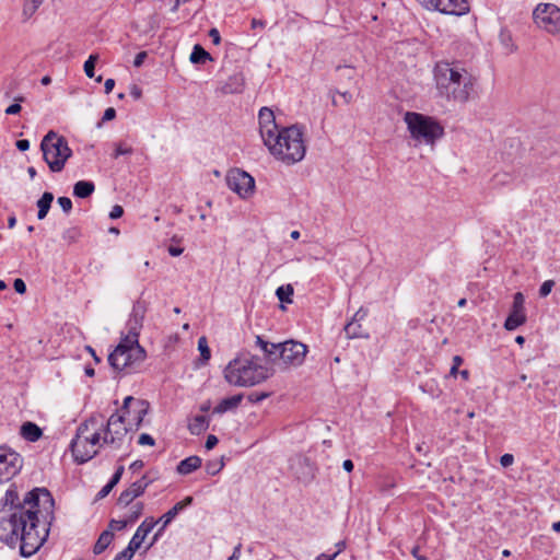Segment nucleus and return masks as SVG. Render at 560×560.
Masks as SVG:
<instances>
[{"instance_id":"nucleus-20","label":"nucleus","mask_w":560,"mask_h":560,"mask_svg":"<svg viewBox=\"0 0 560 560\" xmlns=\"http://www.w3.org/2000/svg\"><path fill=\"white\" fill-rule=\"evenodd\" d=\"M145 312L147 308L144 304L140 301H137L132 306V312L127 323V328L140 332Z\"/></svg>"},{"instance_id":"nucleus-57","label":"nucleus","mask_w":560,"mask_h":560,"mask_svg":"<svg viewBox=\"0 0 560 560\" xmlns=\"http://www.w3.org/2000/svg\"><path fill=\"white\" fill-rule=\"evenodd\" d=\"M114 486H112L109 482H107V485H105L101 490L100 492L97 493V498L98 499H104L105 497H107L110 491L113 490Z\"/></svg>"},{"instance_id":"nucleus-64","label":"nucleus","mask_w":560,"mask_h":560,"mask_svg":"<svg viewBox=\"0 0 560 560\" xmlns=\"http://www.w3.org/2000/svg\"><path fill=\"white\" fill-rule=\"evenodd\" d=\"M337 556H338V552H334L332 555L320 553L316 558V560H335Z\"/></svg>"},{"instance_id":"nucleus-35","label":"nucleus","mask_w":560,"mask_h":560,"mask_svg":"<svg viewBox=\"0 0 560 560\" xmlns=\"http://www.w3.org/2000/svg\"><path fill=\"white\" fill-rule=\"evenodd\" d=\"M81 237V230L78 226H71L63 231L62 240L69 245L77 243Z\"/></svg>"},{"instance_id":"nucleus-56","label":"nucleus","mask_w":560,"mask_h":560,"mask_svg":"<svg viewBox=\"0 0 560 560\" xmlns=\"http://www.w3.org/2000/svg\"><path fill=\"white\" fill-rule=\"evenodd\" d=\"M218 442H219L218 438L213 434H210V435H208V438L206 440L205 447L207 450H212L218 444Z\"/></svg>"},{"instance_id":"nucleus-24","label":"nucleus","mask_w":560,"mask_h":560,"mask_svg":"<svg viewBox=\"0 0 560 560\" xmlns=\"http://www.w3.org/2000/svg\"><path fill=\"white\" fill-rule=\"evenodd\" d=\"M526 319L525 311L511 310L508 318L505 319L504 328L510 331L515 330L517 327L525 324Z\"/></svg>"},{"instance_id":"nucleus-2","label":"nucleus","mask_w":560,"mask_h":560,"mask_svg":"<svg viewBox=\"0 0 560 560\" xmlns=\"http://www.w3.org/2000/svg\"><path fill=\"white\" fill-rule=\"evenodd\" d=\"M433 74L439 95L448 102L465 104L476 94L478 78L459 61H438Z\"/></svg>"},{"instance_id":"nucleus-13","label":"nucleus","mask_w":560,"mask_h":560,"mask_svg":"<svg viewBox=\"0 0 560 560\" xmlns=\"http://www.w3.org/2000/svg\"><path fill=\"white\" fill-rule=\"evenodd\" d=\"M23 459L16 452L0 446V485L10 481L19 474Z\"/></svg>"},{"instance_id":"nucleus-45","label":"nucleus","mask_w":560,"mask_h":560,"mask_svg":"<svg viewBox=\"0 0 560 560\" xmlns=\"http://www.w3.org/2000/svg\"><path fill=\"white\" fill-rule=\"evenodd\" d=\"M24 97L19 96L15 98V102H23ZM22 107L19 103H14L5 108L7 115H16L21 112Z\"/></svg>"},{"instance_id":"nucleus-43","label":"nucleus","mask_w":560,"mask_h":560,"mask_svg":"<svg viewBox=\"0 0 560 560\" xmlns=\"http://www.w3.org/2000/svg\"><path fill=\"white\" fill-rule=\"evenodd\" d=\"M270 396V393H266V392H261V393H250L248 396H247V399L253 402V404H257V402H260L262 401L264 399L268 398Z\"/></svg>"},{"instance_id":"nucleus-41","label":"nucleus","mask_w":560,"mask_h":560,"mask_svg":"<svg viewBox=\"0 0 560 560\" xmlns=\"http://www.w3.org/2000/svg\"><path fill=\"white\" fill-rule=\"evenodd\" d=\"M524 295L521 292L514 294L512 310L525 311L524 307Z\"/></svg>"},{"instance_id":"nucleus-27","label":"nucleus","mask_w":560,"mask_h":560,"mask_svg":"<svg viewBox=\"0 0 560 560\" xmlns=\"http://www.w3.org/2000/svg\"><path fill=\"white\" fill-rule=\"evenodd\" d=\"M256 345L262 350L269 362L277 363V343L266 341L260 336H256Z\"/></svg>"},{"instance_id":"nucleus-60","label":"nucleus","mask_w":560,"mask_h":560,"mask_svg":"<svg viewBox=\"0 0 560 560\" xmlns=\"http://www.w3.org/2000/svg\"><path fill=\"white\" fill-rule=\"evenodd\" d=\"M145 58H147V52L145 51H141V52L137 54L136 57H135V60H133V66L135 67L142 66V63H143Z\"/></svg>"},{"instance_id":"nucleus-55","label":"nucleus","mask_w":560,"mask_h":560,"mask_svg":"<svg viewBox=\"0 0 560 560\" xmlns=\"http://www.w3.org/2000/svg\"><path fill=\"white\" fill-rule=\"evenodd\" d=\"M514 463V456L512 454H504L500 457V464L502 467H509Z\"/></svg>"},{"instance_id":"nucleus-19","label":"nucleus","mask_w":560,"mask_h":560,"mask_svg":"<svg viewBox=\"0 0 560 560\" xmlns=\"http://www.w3.org/2000/svg\"><path fill=\"white\" fill-rule=\"evenodd\" d=\"M245 88V77L243 72L236 71L229 79L221 84L220 91L223 94L242 93Z\"/></svg>"},{"instance_id":"nucleus-3","label":"nucleus","mask_w":560,"mask_h":560,"mask_svg":"<svg viewBox=\"0 0 560 560\" xmlns=\"http://www.w3.org/2000/svg\"><path fill=\"white\" fill-rule=\"evenodd\" d=\"M102 433L104 434V418L102 415H92L78 427L75 436L70 444L77 463H86L97 455L100 448L104 445Z\"/></svg>"},{"instance_id":"nucleus-58","label":"nucleus","mask_w":560,"mask_h":560,"mask_svg":"<svg viewBox=\"0 0 560 560\" xmlns=\"http://www.w3.org/2000/svg\"><path fill=\"white\" fill-rule=\"evenodd\" d=\"M116 117V110L113 107H108L105 109L102 121H108Z\"/></svg>"},{"instance_id":"nucleus-50","label":"nucleus","mask_w":560,"mask_h":560,"mask_svg":"<svg viewBox=\"0 0 560 560\" xmlns=\"http://www.w3.org/2000/svg\"><path fill=\"white\" fill-rule=\"evenodd\" d=\"M337 71L341 72V75L347 79H352L354 75V69L350 66H338Z\"/></svg>"},{"instance_id":"nucleus-51","label":"nucleus","mask_w":560,"mask_h":560,"mask_svg":"<svg viewBox=\"0 0 560 560\" xmlns=\"http://www.w3.org/2000/svg\"><path fill=\"white\" fill-rule=\"evenodd\" d=\"M124 470L125 468L122 465L118 466L112 479L108 482L115 487L120 481Z\"/></svg>"},{"instance_id":"nucleus-42","label":"nucleus","mask_w":560,"mask_h":560,"mask_svg":"<svg viewBox=\"0 0 560 560\" xmlns=\"http://www.w3.org/2000/svg\"><path fill=\"white\" fill-rule=\"evenodd\" d=\"M129 524V521L126 520H112L109 522V529L108 530H121Z\"/></svg>"},{"instance_id":"nucleus-15","label":"nucleus","mask_w":560,"mask_h":560,"mask_svg":"<svg viewBox=\"0 0 560 560\" xmlns=\"http://www.w3.org/2000/svg\"><path fill=\"white\" fill-rule=\"evenodd\" d=\"M259 131L264 142H270L272 135L279 131L276 124L273 112L268 107H262L258 114Z\"/></svg>"},{"instance_id":"nucleus-25","label":"nucleus","mask_w":560,"mask_h":560,"mask_svg":"<svg viewBox=\"0 0 560 560\" xmlns=\"http://www.w3.org/2000/svg\"><path fill=\"white\" fill-rule=\"evenodd\" d=\"M243 399V394H237L228 398L222 399L219 405L213 409L214 413H224L229 410L235 409L240 406Z\"/></svg>"},{"instance_id":"nucleus-48","label":"nucleus","mask_w":560,"mask_h":560,"mask_svg":"<svg viewBox=\"0 0 560 560\" xmlns=\"http://www.w3.org/2000/svg\"><path fill=\"white\" fill-rule=\"evenodd\" d=\"M57 202L59 203V206L61 207L63 212L69 213L71 211V209H72V201H71L70 198H68V197H59L57 199Z\"/></svg>"},{"instance_id":"nucleus-31","label":"nucleus","mask_w":560,"mask_h":560,"mask_svg":"<svg viewBox=\"0 0 560 560\" xmlns=\"http://www.w3.org/2000/svg\"><path fill=\"white\" fill-rule=\"evenodd\" d=\"M52 200H54V195L49 191L44 192L43 196L38 199V201H37V208H38L37 218L39 220H43L46 218V215L50 209Z\"/></svg>"},{"instance_id":"nucleus-49","label":"nucleus","mask_w":560,"mask_h":560,"mask_svg":"<svg viewBox=\"0 0 560 560\" xmlns=\"http://www.w3.org/2000/svg\"><path fill=\"white\" fill-rule=\"evenodd\" d=\"M223 467V463H207L206 470L209 475H215L218 474Z\"/></svg>"},{"instance_id":"nucleus-16","label":"nucleus","mask_w":560,"mask_h":560,"mask_svg":"<svg viewBox=\"0 0 560 560\" xmlns=\"http://www.w3.org/2000/svg\"><path fill=\"white\" fill-rule=\"evenodd\" d=\"M151 482L152 480L149 479L147 475L142 476L120 493L118 504L122 506L129 505L136 498L143 494Z\"/></svg>"},{"instance_id":"nucleus-21","label":"nucleus","mask_w":560,"mask_h":560,"mask_svg":"<svg viewBox=\"0 0 560 560\" xmlns=\"http://www.w3.org/2000/svg\"><path fill=\"white\" fill-rule=\"evenodd\" d=\"M145 312L147 308L144 304L140 301H137L132 306V312L127 323V328L140 332Z\"/></svg>"},{"instance_id":"nucleus-17","label":"nucleus","mask_w":560,"mask_h":560,"mask_svg":"<svg viewBox=\"0 0 560 560\" xmlns=\"http://www.w3.org/2000/svg\"><path fill=\"white\" fill-rule=\"evenodd\" d=\"M132 407L135 417L133 420L137 427H140L145 415L148 413L149 404L145 400L135 399L132 396H128L124 399V404L121 407V412L125 416L130 415V408Z\"/></svg>"},{"instance_id":"nucleus-18","label":"nucleus","mask_w":560,"mask_h":560,"mask_svg":"<svg viewBox=\"0 0 560 560\" xmlns=\"http://www.w3.org/2000/svg\"><path fill=\"white\" fill-rule=\"evenodd\" d=\"M158 524L153 517L145 518L140 526L137 528L135 535L129 541V546L132 547L136 551L141 547L143 540L152 532V529Z\"/></svg>"},{"instance_id":"nucleus-1","label":"nucleus","mask_w":560,"mask_h":560,"mask_svg":"<svg viewBox=\"0 0 560 560\" xmlns=\"http://www.w3.org/2000/svg\"><path fill=\"white\" fill-rule=\"evenodd\" d=\"M54 502L45 488H35L20 500L15 485H11L3 498L4 509L0 514V540L14 547L20 544L22 557L33 556L44 544L48 529H39V505Z\"/></svg>"},{"instance_id":"nucleus-63","label":"nucleus","mask_w":560,"mask_h":560,"mask_svg":"<svg viewBox=\"0 0 560 560\" xmlns=\"http://www.w3.org/2000/svg\"><path fill=\"white\" fill-rule=\"evenodd\" d=\"M241 549H242V545L238 544L234 550H233V553L232 556L228 559V560H238L240 557H241Z\"/></svg>"},{"instance_id":"nucleus-5","label":"nucleus","mask_w":560,"mask_h":560,"mask_svg":"<svg viewBox=\"0 0 560 560\" xmlns=\"http://www.w3.org/2000/svg\"><path fill=\"white\" fill-rule=\"evenodd\" d=\"M269 152L287 165L295 164L305 156L303 132L296 125L283 127L272 135L270 142H264Z\"/></svg>"},{"instance_id":"nucleus-44","label":"nucleus","mask_w":560,"mask_h":560,"mask_svg":"<svg viewBox=\"0 0 560 560\" xmlns=\"http://www.w3.org/2000/svg\"><path fill=\"white\" fill-rule=\"evenodd\" d=\"M553 287H555V281L553 280H546L540 285L539 295L541 298H546L551 292Z\"/></svg>"},{"instance_id":"nucleus-11","label":"nucleus","mask_w":560,"mask_h":560,"mask_svg":"<svg viewBox=\"0 0 560 560\" xmlns=\"http://www.w3.org/2000/svg\"><path fill=\"white\" fill-rule=\"evenodd\" d=\"M124 412L112 415L106 423L104 422L103 443L118 450L127 435L128 428L125 424Z\"/></svg>"},{"instance_id":"nucleus-39","label":"nucleus","mask_w":560,"mask_h":560,"mask_svg":"<svg viewBox=\"0 0 560 560\" xmlns=\"http://www.w3.org/2000/svg\"><path fill=\"white\" fill-rule=\"evenodd\" d=\"M142 512H143V503L137 502L136 504H133L131 506L130 514L128 515L127 520L129 521V523H133L140 517Z\"/></svg>"},{"instance_id":"nucleus-23","label":"nucleus","mask_w":560,"mask_h":560,"mask_svg":"<svg viewBox=\"0 0 560 560\" xmlns=\"http://www.w3.org/2000/svg\"><path fill=\"white\" fill-rule=\"evenodd\" d=\"M192 498L186 497L183 501L177 502L171 510H168L158 522H163L162 527L159 529L161 533L186 506L191 504Z\"/></svg>"},{"instance_id":"nucleus-28","label":"nucleus","mask_w":560,"mask_h":560,"mask_svg":"<svg viewBox=\"0 0 560 560\" xmlns=\"http://www.w3.org/2000/svg\"><path fill=\"white\" fill-rule=\"evenodd\" d=\"M209 427V420L206 416L197 415L188 423V430L191 434L199 435Z\"/></svg>"},{"instance_id":"nucleus-4","label":"nucleus","mask_w":560,"mask_h":560,"mask_svg":"<svg viewBox=\"0 0 560 560\" xmlns=\"http://www.w3.org/2000/svg\"><path fill=\"white\" fill-rule=\"evenodd\" d=\"M273 375V370L261 363V360L249 353L232 360L224 370L226 382L234 386L252 387Z\"/></svg>"},{"instance_id":"nucleus-29","label":"nucleus","mask_w":560,"mask_h":560,"mask_svg":"<svg viewBox=\"0 0 560 560\" xmlns=\"http://www.w3.org/2000/svg\"><path fill=\"white\" fill-rule=\"evenodd\" d=\"M21 434L25 440L35 442L42 436L43 432L37 424L33 422H25L21 427Z\"/></svg>"},{"instance_id":"nucleus-61","label":"nucleus","mask_w":560,"mask_h":560,"mask_svg":"<svg viewBox=\"0 0 560 560\" xmlns=\"http://www.w3.org/2000/svg\"><path fill=\"white\" fill-rule=\"evenodd\" d=\"M130 95H131L135 100H139V98H141V96H142V90H141L138 85L133 84V85L130 88Z\"/></svg>"},{"instance_id":"nucleus-14","label":"nucleus","mask_w":560,"mask_h":560,"mask_svg":"<svg viewBox=\"0 0 560 560\" xmlns=\"http://www.w3.org/2000/svg\"><path fill=\"white\" fill-rule=\"evenodd\" d=\"M428 10H436L444 14L463 15L469 11L466 0H418Z\"/></svg>"},{"instance_id":"nucleus-26","label":"nucleus","mask_w":560,"mask_h":560,"mask_svg":"<svg viewBox=\"0 0 560 560\" xmlns=\"http://www.w3.org/2000/svg\"><path fill=\"white\" fill-rule=\"evenodd\" d=\"M201 466V458L199 456H189L179 462L177 465V472L180 475H188Z\"/></svg>"},{"instance_id":"nucleus-32","label":"nucleus","mask_w":560,"mask_h":560,"mask_svg":"<svg viewBox=\"0 0 560 560\" xmlns=\"http://www.w3.org/2000/svg\"><path fill=\"white\" fill-rule=\"evenodd\" d=\"M139 335L140 332L128 329V332L125 337L120 339V342L117 347H121V350H130L135 347H141L139 345Z\"/></svg>"},{"instance_id":"nucleus-22","label":"nucleus","mask_w":560,"mask_h":560,"mask_svg":"<svg viewBox=\"0 0 560 560\" xmlns=\"http://www.w3.org/2000/svg\"><path fill=\"white\" fill-rule=\"evenodd\" d=\"M365 316V312H362V310H359L353 318L345 326V334L348 338H361L365 337L366 335L363 331L362 325L360 324V320L363 319Z\"/></svg>"},{"instance_id":"nucleus-34","label":"nucleus","mask_w":560,"mask_h":560,"mask_svg":"<svg viewBox=\"0 0 560 560\" xmlns=\"http://www.w3.org/2000/svg\"><path fill=\"white\" fill-rule=\"evenodd\" d=\"M189 59L192 63H205L207 60H211L212 58L200 45H196Z\"/></svg>"},{"instance_id":"nucleus-54","label":"nucleus","mask_w":560,"mask_h":560,"mask_svg":"<svg viewBox=\"0 0 560 560\" xmlns=\"http://www.w3.org/2000/svg\"><path fill=\"white\" fill-rule=\"evenodd\" d=\"M122 214H124V209H122V207H121V206H119V205H115V206L112 208L110 212H109V218L114 220V219H118V218H120Z\"/></svg>"},{"instance_id":"nucleus-36","label":"nucleus","mask_w":560,"mask_h":560,"mask_svg":"<svg viewBox=\"0 0 560 560\" xmlns=\"http://www.w3.org/2000/svg\"><path fill=\"white\" fill-rule=\"evenodd\" d=\"M276 295L281 302L291 303V298L293 295V287L291 284L281 285L277 289Z\"/></svg>"},{"instance_id":"nucleus-30","label":"nucleus","mask_w":560,"mask_h":560,"mask_svg":"<svg viewBox=\"0 0 560 560\" xmlns=\"http://www.w3.org/2000/svg\"><path fill=\"white\" fill-rule=\"evenodd\" d=\"M94 183L89 180H79L73 186V195L78 198H88L94 192Z\"/></svg>"},{"instance_id":"nucleus-62","label":"nucleus","mask_w":560,"mask_h":560,"mask_svg":"<svg viewBox=\"0 0 560 560\" xmlns=\"http://www.w3.org/2000/svg\"><path fill=\"white\" fill-rule=\"evenodd\" d=\"M15 145L20 151H26L30 148V141L26 139L18 140Z\"/></svg>"},{"instance_id":"nucleus-9","label":"nucleus","mask_w":560,"mask_h":560,"mask_svg":"<svg viewBox=\"0 0 560 560\" xmlns=\"http://www.w3.org/2000/svg\"><path fill=\"white\" fill-rule=\"evenodd\" d=\"M535 25L550 34H560V8L553 3H539L533 11Z\"/></svg>"},{"instance_id":"nucleus-37","label":"nucleus","mask_w":560,"mask_h":560,"mask_svg":"<svg viewBox=\"0 0 560 560\" xmlns=\"http://www.w3.org/2000/svg\"><path fill=\"white\" fill-rule=\"evenodd\" d=\"M97 60H98V55L92 54V55H90L88 60L84 62V72L88 78L94 77L95 63Z\"/></svg>"},{"instance_id":"nucleus-12","label":"nucleus","mask_w":560,"mask_h":560,"mask_svg":"<svg viewBox=\"0 0 560 560\" xmlns=\"http://www.w3.org/2000/svg\"><path fill=\"white\" fill-rule=\"evenodd\" d=\"M228 187L237 194L241 198L246 199L254 194V178L240 168L230 170L225 177Z\"/></svg>"},{"instance_id":"nucleus-47","label":"nucleus","mask_w":560,"mask_h":560,"mask_svg":"<svg viewBox=\"0 0 560 560\" xmlns=\"http://www.w3.org/2000/svg\"><path fill=\"white\" fill-rule=\"evenodd\" d=\"M131 153H132L131 147L126 145L125 143H118L115 149L114 158L116 159L119 155L131 154Z\"/></svg>"},{"instance_id":"nucleus-53","label":"nucleus","mask_w":560,"mask_h":560,"mask_svg":"<svg viewBox=\"0 0 560 560\" xmlns=\"http://www.w3.org/2000/svg\"><path fill=\"white\" fill-rule=\"evenodd\" d=\"M13 288H14V290H15L18 293H20V294H24V293L26 292V284H25V282H24L22 279H20V278H18V279H15V280H14V282H13Z\"/></svg>"},{"instance_id":"nucleus-10","label":"nucleus","mask_w":560,"mask_h":560,"mask_svg":"<svg viewBox=\"0 0 560 560\" xmlns=\"http://www.w3.org/2000/svg\"><path fill=\"white\" fill-rule=\"evenodd\" d=\"M307 353V346L296 340H285L277 343V362L284 368L300 366Z\"/></svg>"},{"instance_id":"nucleus-40","label":"nucleus","mask_w":560,"mask_h":560,"mask_svg":"<svg viewBox=\"0 0 560 560\" xmlns=\"http://www.w3.org/2000/svg\"><path fill=\"white\" fill-rule=\"evenodd\" d=\"M136 550L128 545L122 551L116 555L114 560H131Z\"/></svg>"},{"instance_id":"nucleus-8","label":"nucleus","mask_w":560,"mask_h":560,"mask_svg":"<svg viewBox=\"0 0 560 560\" xmlns=\"http://www.w3.org/2000/svg\"><path fill=\"white\" fill-rule=\"evenodd\" d=\"M145 357L147 353L142 347H135L128 351L116 347L108 355V362L115 371L130 373L144 361Z\"/></svg>"},{"instance_id":"nucleus-6","label":"nucleus","mask_w":560,"mask_h":560,"mask_svg":"<svg viewBox=\"0 0 560 560\" xmlns=\"http://www.w3.org/2000/svg\"><path fill=\"white\" fill-rule=\"evenodd\" d=\"M43 159L47 163L49 170L59 173L65 168L67 161L72 155L68 141L65 137L59 136L54 130L48 131L40 142Z\"/></svg>"},{"instance_id":"nucleus-33","label":"nucleus","mask_w":560,"mask_h":560,"mask_svg":"<svg viewBox=\"0 0 560 560\" xmlns=\"http://www.w3.org/2000/svg\"><path fill=\"white\" fill-rule=\"evenodd\" d=\"M113 538H114V534H113V532H110V530H104V532L100 535V537H98V539H97L96 544L94 545L93 552H94L95 555H100V553H102V552H103V551H104V550H105V549L110 545V542H112Z\"/></svg>"},{"instance_id":"nucleus-46","label":"nucleus","mask_w":560,"mask_h":560,"mask_svg":"<svg viewBox=\"0 0 560 560\" xmlns=\"http://www.w3.org/2000/svg\"><path fill=\"white\" fill-rule=\"evenodd\" d=\"M39 5L40 4H36L31 1L26 2L23 8V15L26 19L31 18L36 12V10L39 8Z\"/></svg>"},{"instance_id":"nucleus-59","label":"nucleus","mask_w":560,"mask_h":560,"mask_svg":"<svg viewBox=\"0 0 560 560\" xmlns=\"http://www.w3.org/2000/svg\"><path fill=\"white\" fill-rule=\"evenodd\" d=\"M209 37L212 39L214 45H219L221 42V36L217 28H211L209 31Z\"/></svg>"},{"instance_id":"nucleus-52","label":"nucleus","mask_w":560,"mask_h":560,"mask_svg":"<svg viewBox=\"0 0 560 560\" xmlns=\"http://www.w3.org/2000/svg\"><path fill=\"white\" fill-rule=\"evenodd\" d=\"M138 443L140 445H149V446H153L155 444V441L154 439L148 434V433H142L140 436H139V440H138Z\"/></svg>"},{"instance_id":"nucleus-7","label":"nucleus","mask_w":560,"mask_h":560,"mask_svg":"<svg viewBox=\"0 0 560 560\" xmlns=\"http://www.w3.org/2000/svg\"><path fill=\"white\" fill-rule=\"evenodd\" d=\"M404 120L413 140L433 145L443 133V127L432 117L415 112H407Z\"/></svg>"},{"instance_id":"nucleus-38","label":"nucleus","mask_w":560,"mask_h":560,"mask_svg":"<svg viewBox=\"0 0 560 560\" xmlns=\"http://www.w3.org/2000/svg\"><path fill=\"white\" fill-rule=\"evenodd\" d=\"M198 349L200 351V355L202 361L207 362L210 359L211 352L208 347V342L206 337H200L198 340Z\"/></svg>"}]
</instances>
